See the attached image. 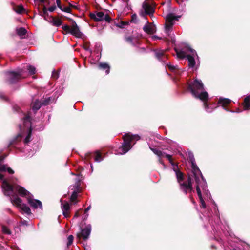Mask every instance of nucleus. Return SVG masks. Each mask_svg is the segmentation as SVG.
Masks as SVG:
<instances>
[{
  "label": "nucleus",
  "mask_w": 250,
  "mask_h": 250,
  "mask_svg": "<svg viewBox=\"0 0 250 250\" xmlns=\"http://www.w3.org/2000/svg\"><path fill=\"white\" fill-rule=\"evenodd\" d=\"M0 180L2 182V187L4 195L8 196H12L10 198L11 203L24 213L28 215L31 214V209L26 204L22 203L21 199L15 195V193L17 192L15 187L18 185L13 184L11 186L4 179L3 175L1 174H0Z\"/></svg>",
  "instance_id": "obj_1"
},
{
  "label": "nucleus",
  "mask_w": 250,
  "mask_h": 250,
  "mask_svg": "<svg viewBox=\"0 0 250 250\" xmlns=\"http://www.w3.org/2000/svg\"><path fill=\"white\" fill-rule=\"evenodd\" d=\"M188 88L192 94L197 98L203 101H206L208 98V94L204 90V85L200 80H195L188 85Z\"/></svg>",
  "instance_id": "obj_2"
},
{
  "label": "nucleus",
  "mask_w": 250,
  "mask_h": 250,
  "mask_svg": "<svg viewBox=\"0 0 250 250\" xmlns=\"http://www.w3.org/2000/svg\"><path fill=\"white\" fill-rule=\"evenodd\" d=\"M196 170V172H195V174H196V177L195 182L197 184L196 190L198 196L200 199L201 203V207L203 208H205L206 204L202 196V191H203L204 192H207V183L204 178H203L201 171H200L198 169H197Z\"/></svg>",
  "instance_id": "obj_3"
},
{
  "label": "nucleus",
  "mask_w": 250,
  "mask_h": 250,
  "mask_svg": "<svg viewBox=\"0 0 250 250\" xmlns=\"http://www.w3.org/2000/svg\"><path fill=\"white\" fill-rule=\"evenodd\" d=\"M178 58L183 59L187 57L188 61V66L193 68L195 64V57L197 56L195 51L189 47H186L181 50L175 49Z\"/></svg>",
  "instance_id": "obj_4"
},
{
  "label": "nucleus",
  "mask_w": 250,
  "mask_h": 250,
  "mask_svg": "<svg viewBox=\"0 0 250 250\" xmlns=\"http://www.w3.org/2000/svg\"><path fill=\"white\" fill-rule=\"evenodd\" d=\"M123 138L124 143L119 148V151L116 153L117 154L126 153L131 149L133 141L139 140L140 138L138 135H132L128 133L125 135Z\"/></svg>",
  "instance_id": "obj_5"
},
{
  "label": "nucleus",
  "mask_w": 250,
  "mask_h": 250,
  "mask_svg": "<svg viewBox=\"0 0 250 250\" xmlns=\"http://www.w3.org/2000/svg\"><path fill=\"white\" fill-rule=\"evenodd\" d=\"M17 193L22 197H25L27 198L28 203L33 208H37L38 207L42 208L41 202L38 200H35L33 198V196L30 193L25 190L23 187L20 186H17L15 187Z\"/></svg>",
  "instance_id": "obj_6"
},
{
  "label": "nucleus",
  "mask_w": 250,
  "mask_h": 250,
  "mask_svg": "<svg viewBox=\"0 0 250 250\" xmlns=\"http://www.w3.org/2000/svg\"><path fill=\"white\" fill-rule=\"evenodd\" d=\"M6 74L8 78V81L10 83H14L20 79L26 78L28 76V74L25 72V70L22 69L18 70L16 72H7Z\"/></svg>",
  "instance_id": "obj_7"
},
{
  "label": "nucleus",
  "mask_w": 250,
  "mask_h": 250,
  "mask_svg": "<svg viewBox=\"0 0 250 250\" xmlns=\"http://www.w3.org/2000/svg\"><path fill=\"white\" fill-rule=\"evenodd\" d=\"M62 28L66 34L70 33L77 38H82L83 36V33L80 31L75 22H73L71 26L67 25H63Z\"/></svg>",
  "instance_id": "obj_8"
},
{
  "label": "nucleus",
  "mask_w": 250,
  "mask_h": 250,
  "mask_svg": "<svg viewBox=\"0 0 250 250\" xmlns=\"http://www.w3.org/2000/svg\"><path fill=\"white\" fill-rule=\"evenodd\" d=\"M19 127L21 130H27L28 131V135L25 138L24 142L25 143H28L31 141L30 137L32 133L31 123L30 118L29 116H27L24 118L23 128L21 125H20Z\"/></svg>",
  "instance_id": "obj_9"
},
{
  "label": "nucleus",
  "mask_w": 250,
  "mask_h": 250,
  "mask_svg": "<svg viewBox=\"0 0 250 250\" xmlns=\"http://www.w3.org/2000/svg\"><path fill=\"white\" fill-rule=\"evenodd\" d=\"M195 178L193 174L188 176V181L182 182L179 184L180 189L185 193L187 194L188 192H191L193 190L192 180Z\"/></svg>",
  "instance_id": "obj_10"
},
{
  "label": "nucleus",
  "mask_w": 250,
  "mask_h": 250,
  "mask_svg": "<svg viewBox=\"0 0 250 250\" xmlns=\"http://www.w3.org/2000/svg\"><path fill=\"white\" fill-rule=\"evenodd\" d=\"M90 17L92 19H93L96 21H105L106 22H109L111 19L107 14H104L103 12L91 13L90 14Z\"/></svg>",
  "instance_id": "obj_11"
},
{
  "label": "nucleus",
  "mask_w": 250,
  "mask_h": 250,
  "mask_svg": "<svg viewBox=\"0 0 250 250\" xmlns=\"http://www.w3.org/2000/svg\"><path fill=\"white\" fill-rule=\"evenodd\" d=\"M179 17H180L175 16L172 13L168 14L166 16L165 30L168 33L171 30L173 25L174 24L175 21L178 20Z\"/></svg>",
  "instance_id": "obj_12"
},
{
  "label": "nucleus",
  "mask_w": 250,
  "mask_h": 250,
  "mask_svg": "<svg viewBox=\"0 0 250 250\" xmlns=\"http://www.w3.org/2000/svg\"><path fill=\"white\" fill-rule=\"evenodd\" d=\"M149 147L150 149L153 151V152L159 157V162L160 163L163 164V162L162 160V158L163 157H166L171 164L172 163L171 156L170 155L167 154L166 153L162 152V151L159 150L157 148H152L150 146Z\"/></svg>",
  "instance_id": "obj_13"
},
{
  "label": "nucleus",
  "mask_w": 250,
  "mask_h": 250,
  "mask_svg": "<svg viewBox=\"0 0 250 250\" xmlns=\"http://www.w3.org/2000/svg\"><path fill=\"white\" fill-rule=\"evenodd\" d=\"M91 230V226L90 224L87 225L85 228L81 229V232L78 233L77 237L79 238L81 237L84 240H87L90 235Z\"/></svg>",
  "instance_id": "obj_14"
},
{
  "label": "nucleus",
  "mask_w": 250,
  "mask_h": 250,
  "mask_svg": "<svg viewBox=\"0 0 250 250\" xmlns=\"http://www.w3.org/2000/svg\"><path fill=\"white\" fill-rule=\"evenodd\" d=\"M79 186H80V183H79V180L73 186V188H72V190L74 189V191H73V193L71 196L70 197V200L72 202H74L75 201V203L77 202V198L78 197V193L79 192Z\"/></svg>",
  "instance_id": "obj_15"
},
{
  "label": "nucleus",
  "mask_w": 250,
  "mask_h": 250,
  "mask_svg": "<svg viewBox=\"0 0 250 250\" xmlns=\"http://www.w3.org/2000/svg\"><path fill=\"white\" fill-rule=\"evenodd\" d=\"M142 8L144 10V13H141L142 16H144L146 14L151 15L154 12V8L147 2H144L142 5Z\"/></svg>",
  "instance_id": "obj_16"
},
{
  "label": "nucleus",
  "mask_w": 250,
  "mask_h": 250,
  "mask_svg": "<svg viewBox=\"0 0 250 250\" xmlns=\"http://www.w3.org/2000/svg\"><path fill=\"white\" fill-rule=\"evenodd\" d=\"M61 208L62 210V213L66 218L70 217V204L67 202L62 203Z\"/></svg>",
  "instance_id": "obj_17"
},
{
  "label": "nucleus",
  "mask_w": 250,
  "mask_h": 250,
  "mask_svg": "<svg viewBox=\"0 0 250 250\" xmlns=\"http://www.w3.org/2000/svg\"><path fill=\"white\" fill-rule=\"evenodd\" d=\"M6 155L0 156V162L2 161ZM0 171L1 172L7 171L9 174H13L14 171L10 168L8 167L6 165L0 164Z\"/></svg>",
  "instance_id": "obj_18"
},
{
  "label": "nucleus",
  "mask_w": 250,
  "mask_h": 250,
  "mask_svg": "<svg viewBox=\"0 0 250 250\" xmlns=\"http://www.w3.org/2000/svg\"><path fill=\"white\" fill-rule=\"evenodd\" d=\"M143 30L148 34H152L155 33L156 27L153 24H147L144 26Z\"/></svg>",
  "instance_id": "obj_19"
},
{
  "label": "nucleus",
  "mask_w": 250,
  "mask_h": 250,
  "mask_svg": "<svg viewBox=\"0 0 250 250\" xmlns=\"http://www.w3.org/2000/svg\"><path fill=\"white\" fill-rule=\"evenodd\" d=\"M189 157L190 160V161L192 163V174H193L194 177L195 178V181H196V174H195V172H196V169H198L200 171V169L198 168L196 165L195 163V159L194 158L193 155L192 154H189Z\"/></svg>",
  "instance_id": "obj_20"
},
{
  "label": "nucleus",
  "mask_w": 250,
  "mask_h": 250,
  "mask_svg": "<svg viewBox=\"0 0 250 250\" xmlns=\"http://www.w3.org/2000/svg\"><path fill=\"white\" fill-rule=\"evenodd\" d=\"M45 103H41L38 100H36L34 102H33L32 104V109L34 110L37 111L39 110L41 106L43 104H45Z\"/></svg>",
  "instance_id": "obj_21"
},
{
  "label": "nucleus",
  "mask_w": 250,
  "mask_h": 250,
  "mask_svg": "<svg viewBox=\"0 0 250 250\" xmlns=\"http://www.w3.org/2000/svg\"><path fill=\"white\" fill-rule=\"evenodd\" d=\"M50 22L55 26H59L62 24V21L59 18H55L53 17L50 16L49 17Z\"/></svg>",
  "instance_id": "obj_22"
},
{
  "label": "nucleus",
  "mask_w": 250,
  "mask_h": 250,
  "mask_svg": "<svg viewBox=\"0 0 250 250\" xmlns=\"http://www.w3.org/2000/svg\"><path fill=\"white\" fill-rule=\"evenodd\" d=\"M244 110L250 109V97L249 96L246 97L244 99Z\"/></svg>",
  "instance_id": "obj_23"
},
{
  "label": "nucleus",
  "mask_w": 250,
  "mask_h": 250,
  "mask_svg": "<svg viewBox=\"0 0 250 250\" xmlns=\"http://www.w3.org/2000/svg\"><path fill=\"white\" fill-rule=\"evenodd\" d=\"M14 10L18 14H22V13L25 12V9L22 5L16 6L14 8Z\"/></svg>",
  "instance_id": "obj_24"
},
{
  "label": "nucleus",
  "mask_w": 250,
  "mask_h": 250,
  "mask_svg": "<svg viewBox=\"0 0 250 250\" xmlns=\"http://www.w3.org/2000/svg\"><path fill=\"white\" fill-rule=\"evenodd\" d=\"M231 102V100L229 99L220 98L218 101V103L222 106H225L229 104Z\"/></svg>",
  "instance_id": "obj_25"
},
{
  "label": "nucleus",
  "mask_w": 250,
  "mask_h": 250,
  "mask_svg": "<svg viewBox=\"0 0 250 250\" xmlns=\"http://www.w3.org/2000/svg\"><path fill=\"white\" fill-rule=\"evenodd\" d=\"M99 67L105 70V72L106 74H108L110 71V67L108 64L104 63H100L99 65Z\"/></svg>",
  "instance_id": "obj_26"
},
{
  "label": "nucleus",
  "mask_w": 250,
  "mask_h": 250,
  "mask_svg": "<svg viewBox=\"0 0 250 250\" xmlns=\"http://www.w3.org/2000/svg\"><path fill=\"white\" fill-rule=\"evenodd\" d=\"M25 69L28 70V73L30 75H33L35 74L36 72V68L34 66L30 65H27Z\"/></svg>",
  "instance_id": "obj_27"
},
{
  "label": "nucleus",
  "mask_w": 250,
  "mask_h": 250,
  "mask_svg": "<svg viewBox=\"0 0 250 250\" xmlns=\"http://www.w3.org/2000/svg\"><path fill=\"white\" fill-rule=\"evenodd\" d=\"M17 34L20 36H23L26 33V30L24 28H20L17 30Z\"/></svg>",
  "instance_id": "obj_28"
},
{
  "label": "nucleus",
  "mask_w": 250,
  "mask_h": 250,
  "mask_svg": "<svg viewBox=\"0 0 250 250\" xmlns=\"http://www.w3.org/2000/svg\"><path fill=\"white\" fill-rule=\"evenodd\" d=\"M95 161L100 162L103 160L101 154L99 151H96L95 152Z\"/></svg>",
  "instance_id": "obj_29"
},
{
  "label": "nucleus",
  "mask_w": 250,
  "mask_h": 250,
  "mask_svg": "<svg viewBox=\"0 0 250 250\" xmlns=\"http://www.w3.org/2000/svg\"><path fill=\"white\" fill-rule=\"evenodd\" d=\"M176 175L178 180V182L179 183L182 182L183 177L182 173L180 171H176Z\"/></svg>",
  "instance_id": "obj_30"
},
{
  "label": "nucleus",
  "mask_w": 250,
  "mask_h": 250,
  "mask_svg": "<svg viewBox=\"0 0 250 250\" xmlns=\"http://www.w3.org/2000/svg\"><path fill=\"white\" fill-rule=\"evenodd\" d=\"M2 232L6 234H10V231L8 228L5 226H2Z\"/></svg>",
  "instance_id": "obj_31"
},
{
  "label": "nucleus",
  "mask_w": 250,
  "mask_h": 250,
  "mask_svg": "<svg viewBox=\"0 0 250 250\" xmlns=\"http://www.w3.org/2000/svg\"><path fill=\"white\" fill-rule=\"evenodd\" d=\"M73 239H74V237L72 235H70L68 236V243H67L68 246H69L72 244L73 241Z\"/></svg>",
  "instance_id": "obj_32"
},
{
  "label": "nucleus",
  "mask_w": 250,
  "mask_h": 250,
  "mask_svg": "<svg viewBox=\"0 0 250 250\" xmlns=\"http://www.w3.org/2000/svg\"><path fill=\"white\" fill-rule=\"evenodd\" d=\"M163 51H159L156 52L155 53L156 57L158 58L159 59H160V58L163 55Z\"/></svg>",
  "instance_id": "obj_33"
},
{
  "label": "nucleus",
  "mask_w": 250,
  "mask_h": 250,
  "mask_svg": "<svg viewBox=\"0 0 250 250\" xmlns=\"http://www.w3.org/2000/svg\"><path fill=\"white\" fill-rule=\"evenodd\" d=\"M48 11V9H47L45 6L43 7L42 11V15L44 16V18L45 19V16L48 15L47 11Z\"/></svg>",
  "instance_id": "obj_34"
},
{
  "label": "nucleus",
  "mask_w": 250,
  "mask_h": 250,
  "mask_svg": "<svg viewBox=\"0 0 250 250\" xmlns=\"http://www.w3.org/2000/svg\"><path fill=\"white\" fill-rule=\"evenodd\" d=\"M62 11L67 12V13H70L71 11V9L70 7H64L63 8L61 7V9H60Z\"/></svg>",
  "instance_id": "obj_35"
},
{
  "label": "nucleus",
  "mask_w": 250,
  "mask_h": 250,
  "mask_svg": "<svg viewBox=\"0 0 250 250\" xmlns=\"http://www.w3.org/2000/svg\"><path fill=\"white\" fill-rule=\"evenodd\" d=\"M52 76L54 79H57L59 77V74L57 72L53 71L52 72Z\"/></svg>",
  "instance_id": "obj_36"
},
{
  "label": "nucleus",
  "mask_w": 250,
  "mask_h": 250,
  "mask_svg": "<svg viewBox=\"0 0 250 250\" xmlns=\"http://www.w3.org/2000/svg\"><path fill=\"white\" fill-rule=\"evenodd\" d=\"M56 8V7L55 6H52L50 7H49L48 10L50 12H53Z\"/></svg>",
  "instance_id": "obj_37"
},
{
  "label": "nucleus",
  "mask_w": 250,
  "mask_h": 250,
  "mask_svg": "<svg viewBox=\"0 0 250 250\" xmlns=\"http://www.w3.org/2000/svg\"><path fill=\"white\" fill-rule=\"evenodd\" d=\"M204 107L207 112H210L211 111L208 110V106L206 103L204 104Z\"/></svg>",
  "instance_id": "obj_38"
},
{
  "label": "nucleus",
  "mask_w": 250,
  "mask_h": 250,
  "mask_svg": "<svg viewBox=\"0 0 250 250\" xmlns=\"http://www.w3.org/2000/svg\"><path fill=\"white\" fill-rule=\"evenodd\" d=\"M56 3L57 5V6L60 8L61 9V1L60 0H56Z\"/></svg>",
  "instance_id": "obj_39"
},
{
  "label": "nucleus",
  "mask_w": 250,
  "mask_h": 250,
  "mask_svg": "<svg viewBox=\"0 0 250 250\" xmlns=\"http://www.w3.org/2000/svg\"><path fill=\"white\" fill-rule=\"evenodd\" d=\"M167 67H168L169 69H170V70H174V69L175 68V66H172V65H171V64H167Z\"/></svg>",
  "instance_id": "obj_40"
},
{
  "label": "nucleus",
  "mask_w": 250,
  "mask_h": 250,
  "mask_svg": "<svg viewBox=\"0 0 250 250\" xmlns=\"http://www.w3.org/2000/svg\"><path fill=\"white\" fill-rule=\"evenodd\" d=\"M91 208V207L90 206H88L87 208H86L85 209V210H84V213H87L88 211L90 210Z\"/></svg>",
  "instance_id": "obj_41"
},
{
  "label": "nucleus",
  "mask_w": 250,
  "mask_h": 250,
  "mask_svg": "<svg viewBox=\"0 0 250 250\" xmlns=\"http://www.w3.org/2000/svg\"><path fill=\"white\" fill-rule=\"evenodd\" d=\"M80 215L79 214V211H77L76 213H75V217H79Z\"/></svg>",
  "instance_id": "obj_42"
},
{
  "label": "nucleus",
  "mask_w": 250,
  "mask_h": 250,
  "mask_svg": "<svg viewBox=\"0 0 250 250\" xmlns=\"http://www.w3.org/2000/svg\"><path fill=\"white\" fill-rule=\"evenodd\" d=\"M85 216L83 217V220H86L87 217H88V214L87 213H85Z\"/></svg>",
  "instance_id": "obj_43"
},
{
  "label": "nucleus",
  "mask_w": 250,
  "mask_h": 250,
  "mask_svg": "<svg viewBox=\"0 0 250 250\" xmlns=\"http://www.w3.org/2000/svg\"><path fill=\"white\" fill-rule=\"evenodd\" d=\"M126 41L127 42H131L132 41V39H131V37H128L126 38Z\"/></svg>",
  "instance_id": "obj_44"
},
{
  "label": "nucleus",
  "mask_w": 250,
  "mask_h": 250,
  "mask_svg": "<svg viewBox=\"0 0 250 250\" xmlns=\"http://www.w3.org/2000/svg\"><path fill=\"white\" fill-rule=\"evenodd\" d=\"M39 1L41 3H44L46 2V0H39Z\"/></svg>",
  "instance_id": "obj_45"
},
{
  "label": "nucleus",
  "mask_w": 250,
  "mask_h": 250,
  "mask_svg": "<svg viewBox=\"0 0 250 250\" xmlns=\"http://www.w3.org/2000/svg\"><path fill=\"white\" fill-rule=\"evenodd\" d=\"M136 18V15H132V19H135Z\"/></svg>",
  "instance_id": "obj_46"
},
{
  "label": "nucleus",
  "mask_w": 250,
  "mask_h": 250,
  "mask_svg": "<svg viewBox=\"0 0 250 250\" xmlns=\"http://www.w3.org/2000/svg\"><path fill=\"white\" fill-rule=\"evenodd\" d=\"M44 3H46L47 4H50V2L49 1H48V0H46V2H45Z\"/></svg>",
  "instance_id": "obj_47"
},
{
  "label": "nucleus",
  "mask_w": 250,
  "mask_h": 250,
  "mask_svg": "<svg viewBox=\"0 0 250 250\" xmlns=\"http://www.w3.org/2000/svg\"><path fill=\"white\" fill-rule=\"evenodd\" d=\"M153 38H156L157 37H156V36H154Z\"/></svg>",
  "instance_id": "obj_48"
}]
</instances>
